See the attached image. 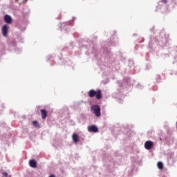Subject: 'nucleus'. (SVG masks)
Listing matches in <instances>:
<instances>
[{"label":"nucleus","instance_id":"nucleus-1","mask_svg":"<svg viewBox=\"0 0 177 177\" xmlns=\"http://www.w3.org/2000/svg\"><path fill=\"white\" fill-rule=\"evenodd\" d=\"M88 96L90 97L95 96L97 100H100L102 98V91L101 90H97V91H95V90H90V91H88Z\"/></svg>","mask_w":177,"mask_h":177},{"label":"nucleus","instance_id":"nucleus-2","mask_svg":"<svg viewBox=\"0 0 177 177\" xmlns=\"http://www.w3.org/2000/svg\"><path fill=\"white\" fill-rule=\"evenodd\" d=\"M91 111L93 113L96 115V117H100L101 113H100V108L98 106V105H93L91 106Z\"/></svg>","mask_w":177,"mask_h":177},{"label":"nucleus","instance_id":"nucleus-3","mask_svg":"<svg viewBox=\"0 0 177 177\" xmlns=\"http://www.w3.org/2000/svg\"><path fill=\"white\" fill-rule=\"evenodd\" d=\"M88 131L89 132L97 133L98 132V127L93 124L92 126H88Z\"/></svg>","mask_w":177,"mask_h":177},{"label":"nucleus","instance_id":"nucleus-4","mask_svg":"<svg viewBox=\"0 0 177 177\" xmlns=\"http://www.w3.org/2000/svg\"><path fill=\"white\" fill-rule=\"evenodd\" d=\"M153 145V143L152 142L147 141L145 142V147L146 149L149 150L151 149Z\"/></svg>","mask_w":177,"mask_h":177},{"label":"nucleus","instance_id":"nucleus-5","mask_svg":"<svg viewBox=\"0 0 177 177\" xmlns=\"http://www.w3.org/2000/svg\"><path fill=\"white\" fill-rule=\"evenodd\" d=\"M4 21H6V24H10L12 23V17L8 15H6L4 16Z\"/></svg>","mask_w":177,"mask_h":177},{"label":"nucleus","instance_id":"nucleus-6","mask_svg":"<svg viewBox=\"0 0 177 177\" xmlns=\"http://www.w3.org/2000/svg\"><path fill=\"white\" fill-rule=\"evenodd\" d=\"M8 33V26L6 24L3 25L2 27V34L3 37H6Z\"/></svg>","mask_w":177,"mask_h":177},{"label":"nucleus","instance_id":"nucleus-7","mask_svg":"<svg viewBox=\"0 0 177 177\" xmlns=\"http://www.w3.org/2000/svg\"><path fill=\"white\" fill-rule=\"evenodd\" d=\"M41 118L43 120H45L47 117V112L46 109H41Z\"/></svg>","mask_w":177,"mask_h":177},{"label":"nucleus","instance_id":"nucleus-8","mask_svg":"<svg viewBox=\"0 0 177 177\" xmlns=\"http://www.w3.org/2000/svg\"><path fill=\"white\" fill-rule=\"evenodd\" d=\"M29 165L32 168H36L37 167V162L35 160H30Z\"/></svg>","mask_w":177,"mask_h":177},{"label":"nucleus","instance_id":"nucleus-9","mask_svg":"<svg viewBox=\"0 0 177 177\" xmlns=\"http://www.w3.org/2000/svg\"><path fill=\"white\" fill-rule=\"evenodd\" d=\"M73 140L75 143H76L79 141V137H78L77 134L73 135Z\"/></svg>","mask_w":177,"mask_h":177},{"label":"nucleus","instance_id":"nucleus-10","mask_svg":"<svg viewBox=\"0 0 177 177\" xmlns=\"http://www.w3.org/2000/svg\"><path fill=\"white\" fill-rule=\"evenodd\" d=\"M32 124L34 127H35L36 128H39V123H38V122H37L36 120H34L32 122Z\"/></svg>","mask_w":177,"mask_h":177},{"label":"nucleus","instance_id":"nucleus-11","mask_svg":"<svg viewBox=\"0 0 177 177\" xmlns=\"http://www.w3.org/2000/svg\"><path fill=\"white\" fill-rule=\"evenodd\" d=\"M163 167H164V165H163L162 162H159L158 163V167L160 169H163Z\"/></svg>","mask_w":177,"mask_h":177},{"label":"nucleus","instance_id":"nucleus-12","mask_svg":"<svg viewBox=\"0 0 177 177\" xmlns=\"http://www.w3.org/2000/svg\"><path fill=\"white\" fill-rule=\"evenodd\" d=\"M118 39H117V38H115V40H113V41H112V44H113V46H115L116 44L118 43Z\"/></svg>","mask_w":177,"mask_h":177},{"label":"nucleus","instance_id":"nucleus-13","mask_svg":"<svg viewBox=\"0 0 177 177\" xmlns=\"http://www.w3.org/2000/svg\"><path fill=\"white\" fill-rule=\"evenodd\" d=\"M3 177H8V174L6 172H3Z\"/></svg>","mask_w":177,"mask_h":177},{"label":"nucleus","instance_id":"nucleus-14","mask_svg":"<svg viewBox=\"0 0 177 177\" xmlns=\"http://www.w3.org/2000/svg\"><path fill=\"white\" fill-rule=\"evenodd\" d=\"M162 2L164 3H167V0H162Z\"/></svg>","mask_w":177,"mask_h":177},{"label":"nucleus","instance_id":"nucleus-15","mask_svg":"<svg viewBox=\"0 0 177 177\" xmlns=\"http://www.w3.org/2000/svg\"><path fill=\"white\" fill-rule=\"evenodd\" d=\"M26 2H27V0L24 1V3H26Z\"/></svg>","mask_w":177,"mask_h":177},{"label":"nucleus","instance_id":"nucleus-16","mask_svg":"<svg viewBox=\"0 0 177 177\" xmlns=\"http://www.w3.org/2000/svg\"><path fill=\"white\" fill-rule=\"evenodd\" d=\"M49 177H55L54 175H50Z\"/></svg>","mask_w":177,"mask_h":177},{"label":"nucleus","instance_id":"nucleus-17","mask_svg":"<svg viewBox=\"0 0 177 177\" xmlns=\"http://www.w3.org/2000/svg\"><path fill=\"white\" fill-rule=\"evenodd\" d=\"M138 88H140V84H138Z\"/></svg>","mask_w":177,"mask_h":177},{"label":"nucleus","instance_id":"nucleus-18","mask_svg":"<svg viewBox=\"0 0 177 177\" xmlns=\"http://www.w3.org/2000/svg\"><path fill=\"white\" fill-rule=\"evenodd\" d=\"M160 140H161V141H162V139L160 138Z\"/></svg>","mask_w":177,"mask_h":177}]
</instances>
